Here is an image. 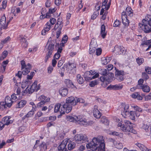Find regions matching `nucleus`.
I'll list each match as a JSON object with an SVG mask.
<instances>
[{
    "label": "nucleus",
    "instance_id": "obj_35",
    "mask_svg": "<svg viewBox=\"0 0 151 151\" xmlns=\"http://www.w3.org/2000/svg\"><path fill=\"white\" fill-rule=\"evenodd\" d=\"M93 113L94 117L99 118L101 116V113L99 110H93Z\"/></svg>",
    "mask_w": 151,
    "mask_h": 151
},
{
    "label": "nucleus",
    "instance_id": "obj_63",
    "mask_svg": "<svg viewBox=\"0 0 151 151\" xmlns=\"http://www.w3.org/2000/svg\"><path fill=\"white\" fill-rule=\"evenodd\" d=\"M96 54L97 55H100L101 52V48H99L96 49Z\"/></svg>",
    "mask_w": 151,
    "mask_h": 151
},
{
    "label": "nucleus",
    "instance_id": "obj_61",
    "mask_svg": "<svg viewBox=\"0 0 151 151\" xmlns=\"http://www.w3.org/2000/svg\"><path fill=\"white\" fill-rule=\"evenodd\" d=\"M120 24L119 21L117 20H116L114 23V26L115 27H117L120 25Z\"/></svg>",
    "mask_w": 151,
    "mask_h": 151
},
{
    "label": "nucleus",
    "instance_id": "obj_53",
    "mask_svg": "<svg viewBox=\"0 0 151 151\" xmlns=\"http://www.w3.org/2000/svg\"><path fill=\"white\" fill-rule=\"evenodd\" d=\"M124 72L122 70H116L115 72V76L116 78L117 77V76L121 75V74H124Z\"/></svg>",
    "mask_w": 151,
    "mask_h": 151
},
{
    "label": "nucleus",
    "instance_id": "obj_3",
    "mask_svg": "<svg viewBox=\"0 0 151 151\" xmlns=\"http://www.w3.org/2000/svg\"><path fill=\"white\" fill-rule=\"evenodd\" d=\"M122 122L120 121L118 124V127H120L121 130L125 132H131L136 134V131L133 129L132 123L128 120L124 121V124H122Z\"/></svg>",
    "mask_w": 151,
    "mask_h": 151
},
{
    "label": "nucleus",
    "instance_id": "obj_43",
    "mask_svg": "<svg viewBox=\"0 0 151 151\" xmlns=\"http://www.w3.org/2000/svg\"><path fill=\"white\" fill-rule=\"evenodd\" d=\"M40 148L41 150L43 149L45 150H46L47 147L45 143L43 142L40 145Z\"/></svg>",
    "mask_w": 151,
    "mask_h": 151
},
{
    "label": "nucleus",
    "instance_id": "obj_64",
    "mask_svg": "<svg viewBox=\"0 0 151 151\" xmlns=\"http://www.w3.org/2000/svg\"><path fill=\"white\" fill-rule=\"evenodd\" d=\"M51 1L50 0H47L45 3L46 6L47 7H50Z\"/></svg>",
    "mask_w": 151,
    "mask_h": 151
},
{
    "label": "nucleus",
    "instance_id": "obj_47",
    "mask_svg": "<svg viewBox=\"0 0 151 151\" xmlns=\"http://www.w3.org/2000/svg\"><path fill=\"white\" fill-rule=\"evenodd\" d=\"M145 70L148 74H151V67L149 66H145Z\"/></svg>",
    "mask_w": 151,
    "mask_h": 151
},
{
    "label": "nucleus",
    "instance_id": "obj_57",
    "mask_svg": "<svg viewBox=\"0 0 151 151\" xmlns=\"http://www.w3.org/2000/svg\"><path fill=\"white\" fill-rule=\"evenodd\" d=\"M114 90H119L122 88L123 86L120 85H114Z\"/></svg>",
    "mask_w": 151,
    "mask_h": 151
},
{
    "label": "nucleus",
    "instance_id": "obj_9",
    "mask_svg": "<svg viewBox=\"0 0 151 151\" xmlns=\"http://www.w3.org/2000/svg\"><path fill=\"white\" fill-rule=\"evenodd\" d=\"M37 81H35L33 83L32 85L30 87H29L30 93H32L34 91H37L39 90L40 87V84L37 86Z\"/></svg>",
    "mask_w": 151,
    "mask_h": 151
},
{
    "label": "nucleus",
    "instance_id": "obj_60",
    "mask_svg": "<svg viewBox=\"0 0 151 151\" xmlns=\"http://www.w3.org/2000/svg\"><path fill=\"white\" fill-rule=\"evenodd\" d=\"M21 69H23L24 68L26 67L27 65H26L25 62L24 60L21 61Z\"/></svg>",
    "mask_w": 151,
    "mask_h": 151
},
{
    "label": "nucleus",
    "instance_id": "obj_1",
    "mask_svg": "<svg viewBox=\"0 0 151 151\" xmlns=\"http://www.w3.org/2000/svg\"><path fill=\"white\" fill-rule=\"evenodd\" d=\"M102 136H99L93 138L91 141L87 144V149L92 151H105V144Z\"/></svg>",
    "mask_w": 151,
    "mask_h": 151
},
{
    "label": "nucleus",
    "instance_id": "obj_59",
    "mask_svg": "<svg viewBox=\"0 0 151 151\" xmlns=\"http://www.w3.org/2000/svg\"><path fill=\"white\" fill-rule=\"evenodd\" d=\"M86 73L87 75H88L89 76H93V75H94L95 73L96 72L95 71H92V70H91L89 71L86 72Z\"/></svg>",
    "mask_w": 151,
    "mask_h": 151
},
{
    "label": "nucleus",
    "instance_id": "obj_25",
    "mask_svg": "<svg viewBox=\"0 0 151 151\" xmlns=\"http://www.w3.org/2000/svg\"><path fill=\"white\" fill-rule=\"evenodd\" d=\"M105 27L104 25L103 24L101 26V34L103 38H104L106 36V33H105Z\"/></svg>",
    "mask_w": 151,
    "mask_h": 151
},
{
    "label": "nucleus",
    "instance_id": "obj_48",
    "mask_svg": "<svg viewBox=\"0 0 151 151\" xmlns=\"http://www.w3.org/2000/svg\"><path fill=\"white\" fill-rule=\"evenodd\" d=\"M68 37L66 35H65L62 38V43L64 44L66 43L68 40Z\"/></svg>",
    "mask_w": 151,
    "mask_h": 151
},
{
    "label": "nucleus",
    "instance_id": "obj_49",
    "mask_svg": "<svg viewBox=\"0 0 151 151\" xmlns=\"http://www.w3.org/2000/svg\"><path fill=\"white\" fill-rule=\"evenodd\" d=\"M67 120L70 122H75V117H73L71 116H67Z\"/></svg>",
    "mask_w": 151,
    "mask_h": 151
},
{
    "label": "nucleus",
    "instance_id": "obj_12",
    "mask_svg": "<svg viewBox=\"0 0 151 151\" xmlns=\"http://www.w3.org/2000/svg\"><path fill=\"white\" fill-rule=\"evenodd\" d=\"M13 101L11 100V98L9 96H7L5 99V104L4 102L2 103L4 104L3 106L4 108L6 107H10L12 106Z\"/></svg>",
    "mask_w": 151,
    "mask_h": 151
},
{
    "label": "nucleus",
    "instance_id": "obj_26",
    "mask_svg": "<svg viewBox=\"0 0 151 151\" xmlns=\"http://www.w3.org/2000/svg\"><path fill=\"white\" fill-rule=\"evenodd\" d=\"M27 101L25 100H22L16 105V107L20 108L23 107L26 104Z\"/></svg>",
    "mask_w": 151,
    "mask_h": 151
},
{
    "label": "nucleus",
    "instance_id": "obj_4",
    "mask_svg": "<svg viewBox=\"0 0 151 151\" xmlns=\"http://www.w3.org/2000/svg\"><path fill=\"white\" fill-rule=\"evenodd\" d=\"M114 74L111 72H108L106 76L101 77L100 79L102 82L101 85L104 87H105L111 81L112 77Z\"/></svg>",
    "mask_w": 151,
    "mask_h": 151
},
{
    "label": "nucleus",
    "instance_id": "obj_44",
    "mask_svg": "<svg viewBox=\"0 0 151 151\" xmlns=\"http://www.w3.org/2000/svg\"><path fill=\"white\" fill-rule=\"evenodd\" d=\"M28 85V82L27 81H23L22 83L21 87L22 88H25Z\"/></svg>",
    "mask_w": 151,
    "mask_h": 151
},
{
    "label": "nucleus",
    "instance_id": "obj_15",
    "mask_svg": "<svg viewBox=\"0 0 151 151\" xmlns=\"http://www.w3.org/2000/svg\"><path fill=\"white\" fill-rule=\"evenodd\" d=\"M31 68L30 64L29 63L27 64L26 67L24 68L23 69H21L22 74L24 75H26L28 74L30 72Z\"/></svg>",
    "mask_w": 151,
    "mask_h": 151
},
{
    "label": "nucleus",
    "instance_id": "obj_41",
    "mask_svg": "<svg viewBox=\"0 0 151 151\" xmlns=\"http://www.w3.org/2000/svg\"><path fill=\"white\" fill-rule=\"evenodd\" d=\"M98 83V81L97 80H95L94 81H92L89 83V85L90 86L93 87L97 85Z\"/></svg>",
    "mask_w": 151,
    "mask_h": 151
},
{
    "label": "nucleus",
    "instance_id": "obj_28",
    "mask_svg": "<svg viewBox=\"0 0 151 151\" xmlns=\"http://www.w3.org/2000/svg\"><path fill=\"white\" fill-rule=\"evenodd\" d=\"M132 10V9L131 7H127L126 9V12H125L126 13V15H127L130 17H132L133 15V13Z\"/></svg>",
    "mask_w": 151,
    "mask_h": 151
},
{
    "label": "nucleus",
    "instance_id": "obj_31",
    "mask_svg": "<svg viewBox=\"0 0 151 151\" xmlns=\"http://www.w3.org/2000/svg\"><path fill=\"white\" fill-rule=\"evenodd\" d=\"M101 122L106 125H108L109 124V121L105 117H102L101 119Z\"/></svg>",
    "mask_w": 151,
    "mask_h": 151
},
{
    "label": "nucleus",
    "instance_id": "obj_56",
    "mask_svg": "<svg viewBox=\"0 0 151 151\" xmlns=\"http://www.w3.org/2000/svg\"><path fill=\"white\" fill-rule=\"evenodd\" d=\"M142 77L145 80H147L149 78V76L145 72L142 73Z\"/></svg>",
    "mask_w": 151,
    "mask_h": 151
},
{
    "label": "nucleus",
    "instance_id": "obj_58",
    "mask_svg": "<svg viewBox=\"0 0 151 151\" xmlns=\"http://www.w3.org/2000/svg\"><path fill=\"white\" fill-rule=\"evenodd\" d=\"M6 2L7 1L6 0H4L2 2V8H3V9H4L6 8Z\"/></svg>",
    "mask_w": 151,
    "mask_h": 151
},
{
    "label": "nucleus",
    "instance_id": "obj_2",
    "mask_svg": "<svg viewBox=\"0 0 151 151\" xmlns=\"http://www.w3.org/2000/svg\"><path fill=\"white\" fill-rule=\"evenodd\" d=\"M76 98L73 96H70L67 98L65 103H63L62 105L63 108L61 109V113H65L66 112L68 113L72 110V106L76 105Z\"/></svg>",
    "mask_w": 151,
    "mask_h": 151
},
{
    "label": "nucleus",
    "instance_id": "obj_23",
    "mask_svg": "<svg viewBox=\"0 0 151 151\" xmlns=\"http://www.w3.org/2000/svg\"><path fill=\"white\" fill-rule=\"evenodd\" d=\"M114 48L115 50L116 51L117 54H121L124 51V48L121 46H116Z\"/></svg>",
    "mask_w": 151,
    "mask_h": 151
},
{
    "label": "nucleus",
    "instance_id": "obj_27",
    "mask_svg": "<svg viewBox=\"0 0 151 151\" xmlns=\"http://www.w3.org/2000/svg\"><path fill=\"white\" fill-rule=\"evenodd\" d=\"M138 89H142L144 92H148L150 91L149 86L145 84L143 85L142 88H138Z\"/></svg>",
    "mask_w": 151,
    "mask_h": 151
},
{
    "label": "nucleus",
    "instance_id": "obj_19",
    "mask_svg": "<svg viewBox=\"0 0 151 151\" xmlns=\"http://www.w3.org/2000/svg\"><path fill=\"white\" fill-rule=\"evenodd\" d=\"M129 117L130 119L132 120H135V116L139 117L140 116L139 114L138 113L135 112V111H131L129 112Z\"/></svg>",
    "mask_w": 151,
    "mask_h": 151
},
{
    "label": "nucleus",
    "instance_id": "obj_11",
    "mask_svg": "<svg viewBox=\"0 0 151 151\" xmlns=\"http://www.w3.org/2000/svg\"><path fill=\"white\" fill-rule=\"evenodd\" d=\"M63 104V103H61V104L58 103L56 104L55 106L54 112L55 113H57L59 111L60 113V114L58 115V118L60 117L62 114H62L61 112V109L63 108V106H62V105Z\"/></svg>",
    "mask_w": 151,
    "mask_h": 151
},
{
    "label": "nucleus",
    "instance_id": "obj_21",
    "mask_svg": "<svg viewBox=\"0 0 151 151\" xmlns=\"http://www.w3.org/2000/svg\"><path fill=\"white\" fill-rule=\"evenodd\" d=\"M56 42V40H52L50 42L47 48V51L49 52H52L54 50V46Z\"/></svg>",
    "mask_w": 151,
    "mask_h": 151
},
{
    "label": "nucleus",
    "instance_id": "obj_51",
    "mask_svg": "<svg viewBox=\"0 0 151 151\" xmlns=\"http://www.w3.org/2000/svg\"><path fill=\"white\" fill-rule=\"evenodd\" d=\"M10 39L11 38L10 37L8 36L5 38L1 42H2V44H4L5 43H7L8 41H9Z\"/></svg>",
    "mask_w": 151,
    "mask_h": 151
},
{
    "label": "nucleus",
    "instance_id": "obj_55",
    "mask_svg": "<svg viewBox=\"0 0 151 151\" xmlns=\"http://www.w3.org/2000/svg\"><path fill=\"white\" fill-rule=\"evenodd\" d=\"M104 1L102 2V8H106V5L107 4L108 0H104Z\"/></svg>",
    "mask_w": 151,
    "mask_h": 151
},
{
    "label": "nucleus",
    "instance_id": "obj_29",
    "mask_svg": "<svg viewBox=\"0 0 151 151\" xmlns=\"http://www.w3.org/2000/svg\"><path fill=\"white\" fill-rule=\"evenodd\" d=\"M144 80L142 79H139L138 82V84L134 88L136 89L140 88L142 87V86L143 85Z\"/></svg>",
    "mask_w": 151,
    "mask_h": 151
},
{
    "label": "nucleus",
    "instance_id": "obj_16",
    "mask_svg": "<svg viewBox=\"0 0 151 151\" xmlns=\"http://www.w3.org/2000/svg\"><path fill=\"white\" fill-rule=\"evenodd\" d=\"M67 143L63 141L58 146V151H68L66 148Z\"/></svg>",
    "mask_w": 151,
    "mask_h": 151
},
{
    "label": "nucleus",
    "instance_id": "obj_54",
    "mask_svg": "<svg viewBox=\"0 0 151 151\" xmlns=\"http://www.w3.org/2000/svg\"><path fill=\"white\" fill-rule=\"evenodd\" d=\"M34 114V111L33 110L30 111L26 114L27 117H29L32 116Z\"/></svg>",
    "mask_w": 151,
    "mask_h": 151
},
{
    "label": "nucleus",
    "instance_id": "obj_20",
    "mask_svg": "<svg viewBox=\"0 0 151 151\" xmlns=\"http://www.w3.org/2000/svg\"><path fill=\"white\" fill-rule=\"evenodd\" d=\"M68 91L67 88H61L59 90V93L62 96H66L68 93Z\"/></svg>",
    "mask_w": 151,
    "mask_h": 151
},
{
    "label": "nucleus",
    "instance_id": "obj_6",
    "mask_svg": "<svg viewBox=\"0 0 151 151\" xmlns=\"http://www.w3.org/2000/svg\"><path fill=\"white\" fill-rule=\"evenodd\" d=\"M77 143L80 144L88 141V138L86 135L82 134H77L74 138Z\"/></svg>",
    "mask_w": 151,
    "mask_h": 151
},
{
    "label": "nucleus",
    "instance_id": "obj_45",
    "mask_svg": "<svg viewBox=\"0 0 151 151\" xmlns=\"http://www.w3.org/2000/svg\"><path fill=\"white\" fill-rule=\"evenodd\" d=\"M124 74H121V75L118 76H117V77L116 78V79L118 80L119 81H122L124 79Z\"/></svg>",
    "mask_w": 151,
    "mask_h": 151
},
{
    "label": "nucleus",
    "instance_id": "obj_30",
    "mask_svg": "<svg viewBox=\"0 0 151 151\" xmlns=\"http://www.w3.org/2000/svg\"><path fill=\"white\" fill-rule=\"evenodd\" d=\"M132 107L133 108L134 110V111H135V112L136 113H139L140 115V112H141L142 111V109L141 108L137 106H132Z\"/></svg>",
    "mask_w": 151,
    "mask_h": 151
},
{
    "label": "nucleus",
    "instance_id": "obj_22",
    "mask_svg": "<svg viewBox=\"0 0 151 151\" xmlns=\"http://www.w3.org/2000/svg\"><path fill=\"white\" fill-rule=\"evenodd\" d=\"M136 145L142 151H151V149H148L145 145L140 143H137L136 144Z\"/></svg>",
    "mask_w": 151,
    "mask_h": 151
},
{
    "label": "nucleus",
    "instance_id": "obj_33",
    "mask_svg": "<svg viewBox=\"0 0 151 151\" xmlns=\"http://www.w3.org/2000/svg\"><path fill=\"white\" fill-rule=\"evenodd\" d=\"M77 79L78 83L80 84H82L84 81V80L81 77V75L79 74L77 75Z\"/></svg>",
    "mask_w": 151,
    "mask_h": 151
},
{
    "label": "nucleus",
    "instance_id": "obj_13",
    "mask_svg": "<svg viewBox=\"0 0 151 151\" xmlns=\"http://www.w3.org/2000/svg\"><path fill=\"white\" fill-rule=\"evenodd\" d=\"M96 43L94 42H93L91 41L90 45V49L89 50V53L90 54H92L94 53L96 49Z\"/></svg>",
    "mask_w": 151,
    "mask_h": 151
},
{
    "label": "nucleus",
    "instance_id": "obj_34",
    "mask_svg": "<svg viewBox=\"0 0 151 151\" xmlns=\"http://www.w3.org/2000/svg\"><path fill=\"white\" fill-rule=\"evenodd\" d=\"M115 147L118 149H121L123 148V146L122 143L116 141L114 142V144Z\"/></svg>",
    "mask_w": 151,
    "mask_h": 151
},
{
    "label": "nucleus",
    "instance_id": "obj_18",
    "mask_svg": "<svg viewBox=\"0 0 151 151\" xmlns=\"http://www.w3.org/2000/svg\"><path fill=\"white\" fill-rule=\"evenodd\" d=\"M11 117L10 116H5L2 119V121L3 123H2L4 124V126L5 125H8L13 122L12 120H10Z\"/></svg>",
    "mask_w": 151,
    "mask_h": 151
},
{
    "label": "nucleus",
    "instance_id": "obj_46",
    "mask_svg": "<svg viewBox=\"0 0 151 151\" xmlns=\"http://www.w3.org/2000/svg\"><path fill=\"white\" fill-rule=\"evenodd\" d=\"M85 102L84 100L81 98H78L76 97V105L78 102L81 103H84Z\"/></svg>",
    "mask_w": 151,
    "mask_h": 151
},
{
    "label": "nucleus",
    "instance_id": "obj_17",
    "mask_svg": "<svg viewBox=\"0 0 151 151\" xmlns=\"http://www.w3.org/2000/svg\"><path fill=\"white\" fill-rule=\"evenodd\" d=\"M129 108V106L128 104H125L124 108V110L122 112V114L124 117H125L126 116L129 115V112H130Z\"/></svg>",
    "mask_w": 151,
    "mask_h": 151
},
{
    "label": "nucleus",
    "instance_id": "obj_5",
    "mask_svg": "<svg viewBox=\"0 0 151 151\" xmlns=\"http://www.w3.org/2000/svg\"><path fill=\"white\" fill-rule=\"evenodd\" d=\"M147 22L146 19H144L142 20L141 23L139 24V28L146 33H148L151 32V27L147 24Z\"/></svg>",
    "mask_w": 151,
    "mask_h": 151
},
{
    "label": "nucleus",
    "instance_id": "obj_38",
    "mask_svg": "<svg viewBox=\"0 0 151 151\" xmlns=\"http://www.w3.org/2000/svg\"><path fill=\"white\" fill-rule=\"evenodd\" d=\"M63 24H59L58 23H56L55 25L53 30H56L57 29L61 30L63 27Z\"/></svg>",
    "mask_w": 151,
    "mask_h": 151
},
{
    "label": "nucleus",
    "instance_id": "obj_50",
    "mask_svg": "<svg viewBox=\"0 0 151 151\" xmlns=\"http://www.w3.org/2000/svg\"><path fill=\"white\" fill-rule=\"evenodd\" d=\"M29 85L26 88L25 90L22 91V95H24L25 93H31L30 92L29 89Z\"/></svg>",
    "mask_w": 151,
    "mask_h": 151
},
{
    "label": "nucleus",
    "instance_id": "obj_8",
    "mask_svg": "<svg viewBox=\"0 0 151 151\" xmlns=\"http://www.w3.org/2000/svg\"><path fill=\"white\" fill-rule=\"evenodd\" d=\"M75 122H77L81 125H85L87 124V122L86 119L83 118L81 116H75Z\"/></svg>",
    "mask_w": 151,
    "mask_h": 151
},
{
    "label": "nucleus",
    "instance_id": "obj_24",
    "mask_svg": "<svg viewBox=\"0 0 151 151\" xmlns=\"http://www.w3.org/2000/svg\"><path fill=\"white\" fill-rule=\"evenodd\" d=\"M64 82L67 87L68 88L72 87V88L76 87L72 81L69 79H66L65 80Z\"/></svg>",
    "mask_w": 151,
    "mask_h": 151
},
{
    "label": "nucleus",
    "instance_id": "obj_62",
    "mask_svg": "<svg viewBox=\"0 0 151 151\" xmlns=\"http://www.w3.org/2000/svg\"><path fill=\"white\" fill-rule=\"evenodd\" d=\"M50 23L52 25H53L55 23L56 21V19H55L53 18H51L50 19Z\"/></svg>",
    "mask_w": 151,
    "mask_h": 151
},
{
    "label": "nucleus",
    "instance_id": "obj_40",
    "mask_svg": "<svg viewBox=\"0 0 151 151\" xmlns=\"http://www.w3.org/2000/svg\"><path fill=\"white\" fill-rule=\"evenodd\" d=\"M136 61L139 65H140L144 62V60L143 58H138L136 59Z\"/></svg>",
    "mask_w": 151,
    "mask_h": 151
},
{
    "label": "nucleus",
    "instance_id": "obj_32",
    "mask_svg": "<svg viewBox=\"0 0 151 151\" xmlns=\"http://www.w3.org/2000/svg\"><path fill=\"white\" fill-rule=\"evenodd\" d=\"M98 72L100 74L103 76H106L108 72H109L108 70L105 69H99L98 71Z\"/></svg>",
    "mask_w": 151,
    "mask_h": 151
},
{
    "label": "nucleus",
    "instance_id": "obj_7",
    "mask_svg": "<svg viewBox=\"0 0 151 151\" xmlns=\"http://www.w3.org/2000/svg\"><path fill=\"white\" fill-rule=\"evenodd\" d=\"M8 24L6 22V17L4 16H2L0 19V29H6L7 28Z\"/></svg>",
    "mask_w": 151,
    "mask_h": 151
},
{
    "label": "nucleus",
    "instance_id": "obj_14",
    "mask_svg": "<svg viewBox=\"0 0 151 151\" xmlns=\"http://www.w3.org/2000/svg\"><path fill=\"white\" fill-rule=\"evenodd\" d=\"M99 76V74L98 73H96L94 75L92 76H89L88 75H87L86 73H85L83 75L85 81H88L90 80H92V79H94L98 77Z\"/></svg>",
    "mask_w": 151,
    "mask_h": 151
},
{
    "label": "nucleus",
    "instance_id": "obj_52",
    "mask_svg": "<svg viewBox=\"0 0 151 151\" xmlns=\"http://www.w3.org/2000/svg\"><path fill=\"white\" fill-rule=\"evenodd\" d=\"M99 15V12H94L93 14L92 15L91 17V19H96V17H97L98 15Z\"/></svg>",
    "mask_w": 151,
    "mask_h": 151
},
{
    "label": "nucleus",
    "instance_id": "obj_37",
    "mask_svg": "<svg viewBox=\"0 0 151 151\" xmlns=\"http://www.w3.org/2000/svg\"><path fill=\"white\" fill-rule=\"evenodd\" d=\"M20 37V41L22 42V45H23V46L26 47H27V42L26 39L21 36Z\"/></svg>",
    "mask_w": 151,
    "mask_h": 151
},
{
    "label": "nucleus",
    "instance_id": "obj_10",
    "mask_svg": "<svg viewBox=\"0 0 151 151\" xmlns=\"http://www.w3.org/2000/svg\"><path fill=\"white\" fill-rule=\"evenodd\" d=\"M122 19L123 24L125 26H128L129 22L127 19V15L125 12H123L122 13Z\"/></svg>",
    "mask_w": 151,
    "mask_h": 151
},
{
    "label": "nucleus",
    "instance_id": "obj_39",
    "mask_svg": "<svg viewBox=\"0 0 151 151\" xmlns=\"http://www.w3.org/2000/svg\"><path fill=\"white\" fill-rule=\"evenodd\" d=\"M39 99H42L44 101H45V103L46 102H48L50 101V98H47L46 96H44L42 95L40 96L39 98Z\"/></svg>",
    "mask_w": 151,
    "mask_h": 151
},
{
    "label": "nucleus",
    "instance_id": "obj_42",
    "mask_svg": "<svg viewBox=\"0 0 151 151\" xmlns=\"http://www.w3.org/2000/svg\"><path fill=\"white\" fill-rule=\"evenodd\" d=\"M41 101L37 104V106L38 107H42L43 105L45 104V101L42 99H40Z\"/></svg>",
    "mask_w": 151,
    "mask_h": 151
},
{
    "label": "nucleus",
    "instance_id": "obj_36",
    "mask_svg": "<svg viewBox=\"0 0 151 151\" xmlns=\"http://www.w3.org/2000/svg\"><path fill=\"white\" fill-rule=\"evenodd\" d=\"M75 143L72 142H70L68 145V150H72L75 148Z\"/></svg>",
    "mask_w": 151,
    "mask_h": 151
}]
</instances>
